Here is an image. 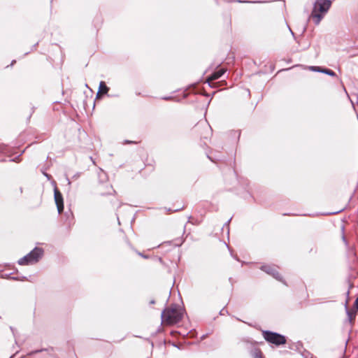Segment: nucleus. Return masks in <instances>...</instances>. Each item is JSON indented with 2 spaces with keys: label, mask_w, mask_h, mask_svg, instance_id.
I'll list each match as a JSON object with an SVG mask.
<instances>
[{
  "label": "nucleus",
  "mask_w": 358,
  "mask_h": 358,
  "mask_svg": "<svg viewBox=\"0 0 358 358\" xmlns=\"http://www.w3.org/2000/svg\"><path fill=\"white\" fill-rule=\"evenodd\" d=\"M185 309L177 304H171L162 313V324L172 326L180 322L185 315Z\"/></svg>",
  "instance_id": "1"
},
{
  "label": "nucleus",
  "mask_w": 358,
  "mask_h": 358,
  "mask_svg": "<svg viewBox=\"0 0 358 358\" xmlns=\"http://www.w3.org/2000/svg\"><path fill=\"white\" fill-rule=\"evenodd\" d=\"M99 181L96 185V192L102 196L113 195L115 191L112 185L109 182L106 173L100 172L99 173Z\"/></svg>",
  "instance_id": "2"
},
{
  "label": "nucleus",
  "mask_w": 358,
  "mask_h": 358,
  "mask_svg": "<svg viewBox=\"0 0 358 358\" xmlns=\"http://www.w3.org/2000/svg\"><path fill=\"white\" fill-rule=\"evenodd\" d=\"M331 2L329 0H318L315 2L311 17L316 24H319L323 14L327 13L331 6Z\"/></svg>",
  "instance_id": "3"
},
{
  "label": "nucleus",
  "mask_w": 358,
  "mask_h": 358,
  "mask_svg": "<svg viewBox=\"0 0 358 358\" xmlns=\"http://www.w3.org/2000/svg\"><path fill=\"white\" fill-rule=\"evenodd\" d=\"M43 254V250L39 248H35L31 251L27 255L21 258L18 261V264L20 265H29L34 264L41 258Z\"/></svg>",
  "instance_id": "4"
},
{
  "label": "nucleus",
  "mask_w": 358,
  "mask_h": 358,
  "mask_svg": "<svg viewBox=\"0 0 358 358\" xmlns=\"http://www.w3.org/2000/svg\"><path fill=\"white\" fill-rule=\"evenodd\" d=\"M262 336L268 343L277 346L284 345L287 342L285 336L271 331H262Z\"/></svg>",
  "instance_id": "5"
},
{
  "label": "nucleus",
  "mask_w": 358,
  "mask_h": 358,
  "mask_svg": "<svg viewBox=\"0 0 358 358\" xmlns=\"http://www.w3.org/2000/svg\"><path fill=\"white\" fill-rule=\"evenodd\" d=\"M260 269L262 271L266 273L267 274L271 275L276 280H278L280 282H282L283 283H285L286 285V283L283 281L280 273L278 271V266H277L276 265H269V264L262 265L260 267Z\"/></svg>",
  "instance_id": "6"
},
{
  "label": "nucleus",
  "mask_w": 358,
  "mask_h": 358,
  "mask_svg": "<svg viewBox=\"0 0 358 358\" xmlns=\"http://www.w3.org/2000/svg\"><path fill=\"white\" fill-rule=\"evenodd\" d=\"M54 199L58 213L61 214L64 210V199L61 192L57 187L54 189Z\"/></svg>",
  "instance_id": "7"
},
{
  "label": "nucleus",
  "mask_w": 358,
  "mask_h": 358,
  "mask_svg": "<svg viewBox=\"0 0 358 358\" xmlns=\"http://www.w3.org/2000/svg\"><path fill=\"white\" fill-rule=\"evenodd\" d=\"M109 91V87H107L105 82L101 81L99 86V90L96 93V98L99 99L103 95L106 94Z\"/></svg>",
  "instance_id": "8"
},
{
  "label": "nucleus",
  "mask_w": 358,
  "mask_h": 358,
  "mask_svg": "<svg viewBox=\"0 0 358 358\" xmlns=\"http://www.w3.org/2000/svg\"><path fill=\"white\" fill-rule=\"evenodd\" d=\"M225 72V69H221L217 71H215L213 73H212L210 76H208L206 79V81L208 83H210L213 80H215L218 78H220Z\"/></svg>",
  "instance_id": "9"
},
{
  "label": "nucleus",
  "mask_w": 358,
  "mask_h": 358,
  "mask_svg": "<svg viewBox=\"0 0 358 358\" xmlns=\"http://www.w3.org/2000/svg\"><path fill=\"white\" fill-rule=\"evenodd\" d=\"M357 310L352 308L350 310H348L347 313H348V318L351 323L354 322L356 315H357Z\"/></svg>",
  "instance_id": "10"
},
{
  "label": "nucleus",
  "mask_w": 358,
  "mask_h": 358,
  "mask_svg": "<svg viewBox=\"0 0 358 358\" xmlns=\"http://www.w3.org/2000/svg\"><path fill=\"white\" fill-rule=\"evenodd\" d=\"M252 358H264L262 350L259 348H255L252 350Z\"/></svg>",
  "instance_id": "11"
},
{
  "label": "nucleus",
  "mask_w": 358,
  "mask_h": 358,
  "mask_svg": "<svg viewBox=\"0 0 358 358\" xmlns=\"http://www.w3.org/2000/svg\"><path fill=\"white\" fill-rule=\"evenodd\" d=\"M322 73H324L326 74H328V75L332 76L336 75V73L332 70L329 69H324L322 70Z\"/></svg>",
  "instance_id": "12"
},
{
  "label": "nucleus",
  "mask_w": 358,
  "mask_h": 358,
  "mask_svg": "<svg viewBox=\"0 0 358 358\" xmlns=\"http://www.w3.org/2000/svg\"><path fill=\"white\" fill-rule=\"evenodd\" d=\"M308 69L313 71H320L322 72L323 69L320 66H309Z\"/></svg>",
  "instance_id": "13"
},
{
  "label": "nucleus",
  "mask_w": 358,
  "mask_h": 358,
  "mask_svg": "<svg viewBox=\"0 0 358 358\" xmlns=\"http://www.w3.org/2000/svg\"><path fill=\"white\" fill-rule=\"evenodd\" d=\"M141 140H137V141H125L124 143L125 144H138L139 143H141Z\"/></svg>",
  "instance_id": "14"
},
{
  "label": "nucleus",
  "mask_w": 358,
  "mask_h": 358,
  "mask_svg": "<svg viewBox=\"0 0 358 358\" xmlns=\"http://www.w3.org/2000/svg\"><path fill=\"white\" fill-rule=\"evenodd\" d=\"M352 308H355V310H357L358 311V296L354 303Z\"/></svg>",
  "instance_id": "15"
},
{
  "label": "nucleus",
  "mask_w": 358,
  "mask_h": 358,
  "mask_svg": "<svg viewBox=\"0 0 358 358\" xmlns=\"http://www.w3.org/2000/svg\"><path fill=\"white\" fill-rule=\"evenodd\" d=\"M184 208H185V206H184V205H182V206H180V208L173 210V211L176 212V211H178V210H182V209H183Z\"/></svg>",
  "instance_id": "16"
},
{
  "label": "nucleus",
  "mask_w": 358,
  "mask_h": 358,
  "mask_svg": "<svg viewBox=\"0 0 358 358\" xmlns=\"http://www.w3.org/2000/svg\"><path fill=\"white\" fill-rule=\"evenodd\" d=\"M311 358H313V357H311Z\"/></svg>",
  "instance_id": "17"
}]
</instances>
